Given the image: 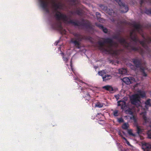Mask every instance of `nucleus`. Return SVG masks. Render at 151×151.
Instances as JSON below:
<instances>
[{
    "label": "nucleus",
    "mask_w": 151,
    "mask_h": 151,
    "mask_svg": "<svg viewBox=\"0 0 151 151\" xmlns=\"http://www.w3.org/2000/svg\"><path fill=\"white\" fill-rule=\"evenodd\" d=\"M96 15L97 19L99 20L101 17V15L100 13L99 12H96Z\"/></svg>",
    "instance_id": "72a5a7b5"
},
{
    "label": "nucleus",
    "mask_w": 151,
    "mask_h": 151,
    "mask_svg": "<svg viewBox=\"0 0 151 151\" xmlns=\"http://www.w3.org/2000/svg\"><path fill=\"white\" fill-rule=\"evenodd\" d=\"M123 133L124 134H125V133L124 132H123Z\"/></svg>",
    "instance_id": "8fccbe9b"
},
{
    "label": "nucleus",
    "mask_w": 151,
    "mask_h": 151,
    "mask_svg": "<svg viewBox=\"0 0 151 151\" xmlns=\"http://www.w3.org/2000/svg\"><path fill=\"white\" fill-rule=\"evenodd\" d=\"M142 148L144 151H150L151 145L149 143H145L142 145Z\"/></svg>",
    "instance_id": "9b49d317"
},
{
    "label": "nucleus",
    "mask_w": 151,
    "mask_h": 151,
    "mask_svg": "<svg viewBox=\"0 0 151 151\" xmlns=\"http://www.w3.org/2000/svg\"><path fill=\"white\" fill-rule=\"evenodd\" d=\"M117 121L119 123H122L124 122V120L122 118H118Z\"/></svg>",
    "instance_id": "e433bc0d"
},
{
    "label": "nucleus",
    "mask_w": 151,
    "mask_h": 151,
    "mask_svg": "<svg viewBox=\"0 0 151 151\" xmlns=\"http://www.w3.org/2000/svg\"><path fill=\"white\" fill-rule=\"evenodd\" d=\"M145 13L147 14H151V8L147 9L145 11Z\"/></svg>",
    "instance_id": "f704fd0d"
},
{
    "label": "nucleus",
    "mask_w": 151,
    "mask_h": 151,
    "mask_svg": "<svg viewBox=\"0 0 151 151\" xmlns=\"http://www.w3.org/2000/svg\"><path fill=\"white\" fill-rule=\"evenodd\" d=\"M130 38H132V37H131ZM133 38H136V37H134Z\"/></svg>",
    "instance_id": "de8ad7c7"
},
{
    "label": "nucleus",
    "mask_w": 151,
    "mask_h": 151,
    "mask_svg": "<svg viewBox=\"0 0 151 151\" xmlns=\"http://www.w3.org/2000/svg\"><path fill=\"white\" fill-rule=\"evenodd\" d=\"M119 72L120 74H126L127 73V70L125 68H122L119 70Z\"/></svg>",
    "instance_id": "4be33fe9"
},
{
    "label": "nucleus",
    "mask_w": 151,
    "mask_h": 151,
    "mask_svg": "<svg viewBox=\"0 0 151 151\" xmlns=\"http://www.w3.org/2000/svg\"><path fill=\"white\" fill-rule=\"evenodd\" d=\"M142 38H145V37H143V36H142Z\"/></svg>",
    "instance_id": "09e8293b"
},
{
    "label": "nucleus",
    "mask_w": 151,
    "mask_h": 151,
    "mask_svg": "<svg viewBox=\"0 0 151 151\" xmlns=\"http://www.w3.org/2000/svg\"><path fill=\"white\" fill-rule=\"evenodd\" d=\"M148 137L149 139H151V130H149L147 133Z\"/></svg>",
    "instance_id": "ea45409f"
},
{
    "label": "nucleus",
    "mask_w": 151,
    "mask_h": 151,
    "mask_svg": "<svg viewBox=\"0 0 151 151\" xmlns=\"http://www.w3.org/2000/svg\"><path fill=\"white\" fill-rule=\"evenodd\" d=\"M70 66L71 67H72V60H71L70 61Z\"/></svg>",
    "instance_id": "a18cd8bd"
},
{
    "label": "nucleus",
    "mask_w": 151,
    "mask_h": 151,
    "mask_svg": "<svg viewBox=\"0 0 151 151\" xmlns=\"http://www.w3.org/2000/svg\"><path fill=\"white\" fill-rule=\"evenodd\" d=\"M133 78L132 77L128 78V77H124V78L122 80L127 85H129L132 83L131 81L133 80Z\"/></svg>",
    "instance_id": "4468645a"
},
{
    "label": "nucleus",
    "mask_w": 151,
    "mask_h": 151,
    "mask_svg": "<svg viewBox=\"0 0 151 151\" xmlns=\"http://www.w3.org/2000/svg\"><path fill=\"white\" fill-rule=\"evenodd\" d=\"M130 101L131 104L137 106H140V101L138 94H134L130 97Z\"/></svg>",
    "instance_id": "20e7f679"
},
{
    "label": "nucleus",
    "mask_w": 151,
    "mask_h": 151,
    "mask_svg": "<svg viewBox=\"0 0 151 151\" xmlns=\"http://www.w3.org/2000/svg\"><path fill=\"white\" fill-rule=\"evenodd\" d=\"M52 1V6L53 8H54V11L56 12L55 14L56 13H58V14H59V13L58 12H59L58 11V9H59V5L58 4H57L55 3V0H51Z\"/></svg>",
    "instance_id": "ddd939ff"
},
{
    "label": "nucleus",
    "mask_w": 151,
    "mask_h": 151,
    "mask_svg": "<svg viewBox=\"0 0 151 151\" xmlns=\"http://www.w3.org/2000/svg\"><path fill=\"white\" fill-rule=\"evenodd\" d=\"M132 62L135 65L136 68H139L140 71L142 73V75L144 77L147 76V74L145 72V70L147 69L145 67L141 66L142 65V60L141 59L138 58L132 59Z\"/></svg>",
    "instance_id": "7ed1b4c3"
},
{
    "label": "nucleus",
    "mask_w": 151,
    "mask_h": 151,
    "mask_svg": "<svg viewBox=\"0 0 151 151\" xmlns=\"http://www.w3.org/2000/svg\"><path fill=\"white\" fill-rule=\"evenodd\" d=\"M120 6V10L122 13L127 12L128 10V6L125 5L120 0H114Z\"/></svg>",
    "instance_id": "423d86ee"
},
{
    "label": "nucleus",
    "mask_w": 151,
    "mask_h": 151,
    "mask_svg": "<svg viewBox=\"0 0 151 151\" xmlns=\"http://www.w3.org/2000/svg\"><path fill=\"white\" fill-rule=\"evenodd\" d=\"M78 39H79V38H78ZM82 39L83 38H79V39Z\"/></svg>",
    "instance_id": "3c124183"
},
{
    "label": "nucleus",
    "mask_w": 151,
    "mask_h": 151,
    "mask_svg": "<svg viewBox=\"0 0 151 151\" xmlns=\"http://www.w3.org/2000/svg\"><path fill=\"white\" fill-rule=\"evenodd\" d=\"M100 7L102 8L103 7V9L107 11V12L108 14L111 16H113L114 15V12L113 10L111 9H108V8L106 6H104L103 5H101L100 6Z\"/></svg>",
    "instance_id": "9d476101"
},
{
    "label": "nucleus",
    "mask_w": 151,
    "mask_h": 151,
    "mask_svg": "<svg viewBox=\"0 0 151 151\" xmlns=\"http://www.w3.org/2000/svg\"><path fill=\"white\" fill-rule=\"evenodd\" d=\"M112 78V76L111 75L106 74L104 77L103 78V81H106L111 79Z\"/></svg>",
    "instance_id": "aec40b11"
},
{
    "label": "nucleus",
    "mask_w": 151,
    "mask_h": 151,
    "mask_svg": "<svg viewBox=\"0 0 151 151\" xmlns=\"http://www.w3.org/2000/svg\"><path fill=\"white\" fill-rule=\"evenodd\" d=\"M52 27L54 29L61 31L63 29L61 23L60 22H55L52 25Z\"/></svg>",
    "instance_id": "1a4fd4ad"
},
{
    "label": "nucleus",
    "mask_w": 151,
    "mask_h": 151,
    "mask_svg": "<svg viewBox=\"0 0 151 151\" xmlns=\"http://www.w3.org/2000/svg\"><path fill=\"white\" fill-rule=\"evenodd\" d=\"M136 94H138L139 98V99L140 97L142 98H143L145 97L146 96V93L144 91H138V93Z\"/></svg>",
    "instance_id": "6ab92c4d"
},
{
    "label": "nucleus",
    "mask_w": 151,
    "mask_h": 151,
    "mask_svg": "<svg viewBox=\"0 0 151 151\" xmlns=\"http://www.w3.org/2000/svg\"><path fill=\"white\" fill-rule=\"evenodd\" d=\"M119 134L123 139V138L125 137L123 136L122 134V133H121L120 132L119 133Z\"/></svg>",
    "instance_id": "79ce46f5"
},
{
    "label": "nucleus",
    "mask_w": 151,
    "mask_h": 151,
    "mask_svg": "<svg viewBox=\"0 0 151 151\" xmlns=\"http://www.w3.org/2000/svg\"><path fill=\"white\" fill-rule=\"evenodd\" d=\"M96 25L99 27L100 29H102L105 33H107L108 32V29L107 28H104V26L101 24L96 23Z\"/></svg>",
    "instance_id": "f3484780"
},
{
    "label": "nucleus",
    "mask_w": 151,
    "mask_h": 151,
    "mask_svg": "<svg viewBox=\"0 0 151 151\" xmlns=\"http://www.w3.org/2000/svg\"><path fill=\"white\" fill-rule=\"evenodd\" d=\"M136 51H138L142 55H143L144 53V50L139 47H136Z\"/></svg>",
    "instance_id": "5701e85b"
},
{
    "label": "nucleus",
    "mask_w": 151,
    "mask_h": 151,
    "mask_svg": "<svg viewBox=\"0 0 151 151\" xmlns=\"http://www.w3.org/2000/svg\"><path fill=\"white\" fill-rule=\"evenodd\" d=\"M131 25L134 28V30H132L130 32V35L132 36L136 31L139 33L142 31V26L140 24H137L136 22H132Z\"/></svg>",
    "instance_id": "39448f33"
},
{
    "label": "nucleus",
    "mask_w": 151,
    "mask_h": 151,
    "mask_svg": "<svg viewBox=\"0 0 151 151\" xmlns=\"http://www.w3.org/2000/svg\"><path fill=\"white\" fill-rule=\"evenodd\" d=\"M98 74L99 76H101L102 77V78L104 77L105 75L106 74V73L104 70H103L100 71H99L98 72Z\"/></svg>",
    "instance_id": "b1692460"
},
{
    "label": "nucleus",
    "mask_w": 151,
    "mask_h": 151,
    "mask_svg": "<svg viewBox=\"0 0 151 151\" xmlns=\"http://www.w3.org/2000/svg\"><path fill=\"white\" fill-rule=\"evenodd\" d=\"M102 88L106 90L109 91L110 92H111L114 91L113 88L112 86L109 85L104 86Z\"/></svg>",
    "instance_id": "a211bd4d"
},
{
    "label": "nucleus",
    "mask_w": 151,
    "mask_h": 151,
    "mask_svg": "<svg viewBox=\"0 0 151 151\" xmlns=\"http://www.w3.org/2000/svg\"><path fill=\"white\" fill-rule=\"evenodd\" d=\"M81 83H83L82 81H81Z\"/></svg>",
    "instance_id": "603ef678"
},
{
    "label": "nucleus",
    "mask_w": 151,
    "mask_h": 151,
    "mask_svg": "<svg viewBox=\"0 0 151 151\" xmlns=\"http://www.w3.org/2000/svg\"><path fill=\"white\" fill-rule=\"evenodd\" d=\"M113 115L115 116H117L119 115L118 111L117 110H116L113 111Z\"/></svg>",
    "instance_id": "473e14b6"
},
{
    "label": "nucleus",
    "mask_w": 151,
    "mask_h": 151,
    "mask_svg": "<svg viewBox=\"0 0 151 151\" xmlns=\"http://www.w3.org/2000/svg\"><path fill=\"white\" fill-rule=\"evenodd\" d=\"M71 41L74 44L77 48H80L81 47V42L79 40L78 41L77 40H73L72 39Z\"/></svg>",
    "instance_id": "dca6fc26"
},
{
    "label": "nucleus",
    "mask_w": 151,
    "mask_h": 151,
    "mask_svg": "<svg viewBox=\"0 0 151 151\" xmlns=\"http://www.w3.org/2000/svg\"><path fill=\"white\" fill-rule=\"evenodd\" d=\"M62 54L64 55V53H63L62 52ZM63 60L64 61H65L66 63L68 61V58L66 57H64V55L63 56Z\"/></svg>",
    "instance_id": "4c0bfd02"
},
{
    "label": "nucleus",
    "mask_w": 151,
    "mask_h": 151,
    "mask_svg": "<svg viewBox=\"0 0 151 151\" xmlns=\"http://www.w3.org/2000/svg\"><path fill=\"white\" fill-rule=\"evenodd\" d=\"M137 133L138 134L141 133L142 132V130L138 126H137Z\"/></svg>",
    "instance_id": "7c9ffc66"
},
{
    "label": "nucleus",
    "mask_w": 151,
    "mask_h": 151,
    "mask_svg": "<svg viewBox=\"0 0 151 151\" xmlns=\"http://www.w3.org/2000/svg\"><path fill=\"white\" fill-rule=\"evenodd\" d=\"M129 125L128 123H125L122 124V127L123 129L126 130L127 129L129 128Z\"/></svg>",
    "instance_id": "393cba45"
},
{
    "label": "nucleus",
    "mask_w": 151,
    "mask_h": 151,
    "mask_svg": "<svg viewBox=\"0 0 151 151\" xmlns=\"http://www.w3.org/2000/svg\"><path fill=\"white\" fill-rule=\"evenodd\" d=\"M80 25L78 26H82L87 29L91 28V24L90 22L88 20H85L83 19L81 22H79Z\"/></svg>",
    "instance_id": "6e6552de"
},
{
    "label": "nucleus",
    "mask_w": 151,
    "mask_h": 151,
    "mask_svg": "<svg viewBox=\"0 0 151 151\" xmlns=\"http://www.w3.org/2000/svg\"><path fill=\"white\" fill-rule=\"evenodd\" d=\"M121 151H126L124 149H121Z\"/></svg>",
    "instance_id": "49530a36"
},
{
    "label": "nucleus",
    "mask_w": 151,
    "mask_h": 151,
    "mask_svg": "<svg viewBox=\"0 0 151 151\" xmlns=\"http://www.w3.org/2000/svg\"><path fill=\"white\" fill-rule=\"evenodd\" d=\"M140 114L142 115V118L143 119L145 120V122H146L147 121V118L146 116V112H142Z\"/></svg>",
    "instance_id": "cd10ccee"
},
{
    "label": "nucleus",
    "mask_w": 151,
    "mask_h": 151,
    "mask_svg": "<svg viewBox=\"0 0 151 151\" xmlns=\"http://www.w3.org/2000/svg\"><path fill=\"white\" fill-rule=\"evenodd\" d=\"M144 0H140V4L141 6H142V4L144 3Z\"/></svg>",
    "instance_id": "37998d69"
},
{
    "label": "nucleus",
    "mask_w": 151,
    "mask_h": 151,
    "mask_svg": "<svg viewBox=\"0 0 151 151\" xmlns=\"http://www.w3.org/2000/svg\"><path fill=\"white\" fill-rule=\"evenodd\" d=\"M125 112L126 114H128L132 115L133 114L132 109L130 108H129L128 109H127L125 111Z\"/></svg>",
    "instance_id": "bb28decb"
},
{
    "label": "nucleus",
    "mask_w": 151,
    "mask_h": 151,
    "mask_svg": "<svg viewBox=\"0 0 151 151\" xmlns=\"http://www.w3.org/2000/svg\"><path fill=\"white\" fill-rule=\"evenodd\" d=\"M120 34H121L120 32L118 33L117 35L116 36H115L114 37H113V38H122L120 36Z\"/></svg>",
    "instance_id": "a19ab883"
},
{
    "label": "nucleus",
    "mask_w": 151,
    "mask_h": 151,
    "mask_svg": "<svg viewBox=\"0 0 151 151\" xmlns=\"http://www.w3.org/2000/svg\"><path fill=\"white\" fill-rule=\"evenodd\" d=\"M118 106H121V109L122 110L124 109L126 106V102L124 100H120L117 101Z\"/></svg>",
    "instance_id": "f8f14e48"
},
{
    "label": "nucleus",
    "mask_w": 151,
    "mask_h": 151,
    "mask_svg": "<svg viewBox=\"0 0 151 151\" xmlns=\"http://www.w3.org/2000/svg\"><path fill=\"white\" fill-rule=\"evenodd\" d=\"M150 99H148L145 102V107L146 109H148V106H151V104L150 103Z\"/></svg>",
    "instance_id": "412c9836"
},
{
    "label": "nucleus",
    "mask_w": 151,
    "mask_h": 151,
    "mask_svg": "<svg viewBox=\"0 0 151 151\" xmlns=\"http://www.w3.org/2000/svg\"><path fill=\"white\" fill-rule=\"evenodd\" d=\"M103 40H99L97 42L99 49L106 54H110L113 56H117L120 53L119 50H114L113 47L117 48L118 47V42H114L113 38H104Z\"/></svg>",
    "instance_id": "f257e3e1"
},
{
    "label": "nucleus",
    "mask_w": 151,
    "mask_h": 151,
    "mask_svg": "<svg viewBox=\"0 0 151 151\" xmlns=\"http://www.w3.org/2000/svg\"><path fill=\"white\" fill-rule=\"evenodd\" d=\"M58 12L59 13V14L56 13L55 14V18L57 20H60L62 19L65 23L72 24L75 26H78L80 25V24L79 23V21L74 22L73 20L69 18L65 14L61 13L60 12Z\"/></svg>",
    "instance_id": "f03ea898"
},
{
    "label": "nucleus",
    "mask_w": 151,
    "mask_h": 151,
    "mask_svg": "<svg viewBox=\"0 0 151 151\" xmlns=\"http://www.w3.org/2000/svg\"><path fill=\"white\" fill-rule=\"evenodd\" d=\"M48 0H39L42 9L48 13H49V10L48 8Z\"/></svg>",
    "instance_id": "0eeeda50"
},
{
    "label": "nucleus",
    "mask_w": 151,
    "mask_h": 151,
    "mask_svg": "<svg viewBox=\"0 0 151 151\" xmlns=\"http://www.w3.org/2000/svg\"><path fill=\"white\" fill-rule=\"evenodd\" d=\"M126 22L125 21H119L117 22V24L119 26H122L123 24H126Z\"/></svg>",
    "instance_id": "2f4dec72"
},
{
    "label": "nucleus",
    "mask_w": 151,
    "mask_h": 151,
    "mask_svg": "<svg viewBox=\"0 0 151 151\" xmlns=\"http://www.w3.org/2000/svg\"><path fill=\"white\" fill-rule=\"evenodd\" d=\"M123 139H124L126 143L128 145L130 146H131V145L130 144L129 142L127 140L126 138L125 137H124L123 138Z\"/></svg>",
    "instance_id": "c9c22d12"
},
{
    "label": "nucleus",
    "mask_w": 151,
    "mask_h": 151,
    "mask_svg": "<svg viewBox=\"0 0 151 151\" xmlns=\"http://www.w3.org/2000/svg\"><path fill=\"white\" fill-rule=\"evenodd\" d=\"M74 13L78 15L81 16L82 14V11L80 9H77L74 12Z\"/></svg>",
    "instance_id": "c85d7f7f"
},
{
    "label": "nucleus",
    "mask_w": 151,
    "mask_h": 151,
    "mask_svg": "<svg viewBox=\"0 0 151 151\" xmlns=\"http://www.w3.org/2000/svg\"><path fill=\"white\" fill-rule=\"evenodd\" d=\"M127 132L129 134V135L130 136H132L134 137H135L136 136V135L134 134H133L132 133V129H128L127 130Z\"/></svg>",
    "instance_id": "a878e982"
},
{
    "label": "nucleus",
    "mask_w": 151,
    "mask_h": 151,
    "mask_svg": "<svg viewBox=\"0 0 151 151\" xmlns=\"http://www.w3.org/2000/svg\"><path fill=\"white\" fill-rule=\"evenodd\" d=\"M58 5H59V9H61L63 8V6L62 4L60 3L59 2L58 3Z\"/></svg>",
    "instance_id": "58836bf2"
},
{
    "label": "nucleus",
    "mask_w": 151,
    "mask_h": 151,
    "mask_svg": "<svg viewBox=\"0 0 151 151\" xmlns=\"http://www.w3.org/2000/svg\"><path fill=\"white\" fill-rule=\"evenodd\" d=\"M85 93H83L84 95L83 96V98H84L86 102H88L91 99V96L89 93L86 91Z\"/></svg>",
    "instance_id": "2eb2a0df"
},
{
    "label": "nucleus",
    "mask_w": 151,
    "mask_h": 151,
    "mask_svg": "<svg viewBox=\"0 0 151 151\" xmlns=\"http://www.w3.org/2000/svg\"><path fill=\"white\" fill-rule=\"evenodd\" d=\"M70 2H73V3H75L76 1V0H69Z\"/></svg>",
    "instance_id": "c03bdc74"
},
{
    "label": "nucleus",
    "mask_w": 151,
    "mask_h": 151,
    "mask_svg": "<svg viewBox=\"0 0 151 151\" xmlns=\"http://www.w3.org/2000/svg\"><path fill=\"white\" fill-rule=\"evenodd\" d=\"M103 106L102 103L98 102L95 105V106L99 108H101Z\"/></svg>",
    "instance_id": "c756f323"
}]
</instances>
